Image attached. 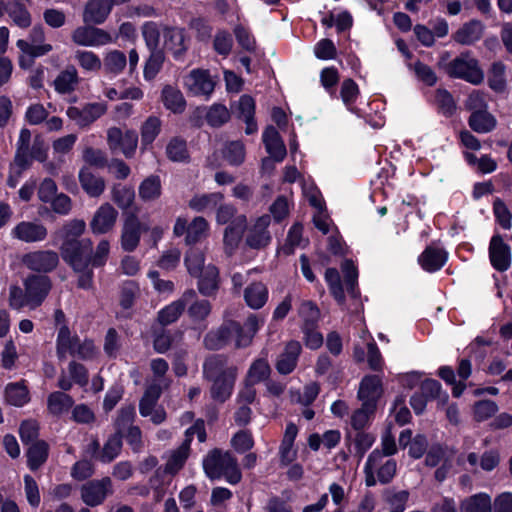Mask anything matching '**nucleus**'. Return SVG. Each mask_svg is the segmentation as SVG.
<instances>
[{"label": "nucleus", "instance_id": "nucleus-62", "mask_svg": "<svg viewBox=\"0 0 512 512\" xmlns=\"http://www.w3.org/2000/svg\"><path fill=\"white\" fill-rule=\"evenodd\" d=\"M136 417L135 406L133 404H127L120 408L117 417L115 419V426L118 434L125 432V429L129 426H133L132 423Z\"/></svg>", "mask_w": 512, "mask_h": 512}, {"label": "nucleus", "instance_id": "nucleus-10", "mask_svg": "<svg viewBox=\"0 0 512 512\" xmlns=\"http://www.w3.org/2000/svg\"><path fill=\"white\" fill-rule=\"evenodd\" d=\"M80 491L82 501L90 507H95L113 493L112 481L109 477L91 480L83 484Z\"/></svg>", "mask_w": 512, "mask_h": 512}, {"label": "nucleus", "instance_id": "nucleus-14", "mask_svg": "<svg viewBox=\"0 0 512 512\" xmlns=\"http://www.w3.org/2000/svg\"><path fill=\"white\" fill-rule=\"evenodd\" d=\"M148 227L143 226L134 214L125 217L121 228L120 245L125 252H133L140 243L142 231Z\"/></svg>", "mask_w": 512, "mask_h": 512}, {"label": "nucleus", "instance_id": "nucleus-7", "mask_svg": "<svg viewBox=\"0 0 512 512\" xmlns=\"http://www.w3.org/2000/svg\"><path fill=\"white\" fill-rule=\"evenodd\" d=\"M71 40L78 46L101 47L116 42L117 36L94 24H88L75 28L71 33Z\"/></svg>", "mask_w": 512, "mask_h": 512}, {"label": "nucleus", "instance_id": "nucleus-60", "mask_svg": "<svg viewBox=\"0 0 512 512\" xmlns=\"http://www.w3.org/2000/svg\"><path fill=\"white\" fill-rule=\"evenodd\" d=\"M230 119V112L222 104H213L206 113V121L212 127H220Z\"/></svg>", "mask_w": 512, "mask_h": 512}, {"label": "nucleus", "instance_id": "nucleus-56", "mask_svg": "<svg viewBox=\"0 0 512 512\" xmlns=\"http://www.w3.org/2000/svg\"><path fill=\"white\" fill-rule=\"evenodd\" d=\"M161 131V120L156 116H149L141 127L142 145H150Z\"/></svg>", "mask_w": 512, "mask_h": 512}, {"label": "nucleus", "instance_id": "nucleus-46", "mask_svg": "<svg viewBox=\"0 0 512 512\" xmlns=\"http://www.w3.org/2000/svg\"><path fill=\"white\" fill-rule=\"evenodd\" d=\"M488 85L496 93H503L506 90V67L498 61L491 65L488 71Z\"/></svg>", "mask_w": 512, "mask_h": 512}, {"label": "nucleus", "instance_id": "nucleus-45", "mask_svg": "<svg viewBox=\"0 0 512 512\" xmlns=\"http://www.w3.org/2000/svg\"><path fill=\"white\" fill-rule=\"evenodd\" d=\"M102 65L106 73L118 75L127 65V57L125 53L120 50H110L104 55Z\"/></svg>", "mask_w": 512, "mask_h": 512}, {"label": "nucleus", "instance_id": "nucleus-34", "mask_svg": "<svg viewBox=\"0 0 512 512\" xmlns=\"http://www.w3.org/2000/svg\"><path fill=\"white\" fill-rule=\"evenodd\" d=\"M244 299L250 308L260 309L268 300V289L261 282H253L245 288Z\"/></svg>", "mask_w": 512, "mask_h": 512}, {"label": "nucleus", "instance_id": "nucleus-48", "mask_svg": "<svg viewBox=\"0 0 512 512\" xmlns=\"http://www.w3.org/2000/svg\"><path fill=\"white\" fill-rule=\"evenodd\" d=\"M209 223L201 216L195 217L188 225V235L185 242L188 245L195 244L208 236Z\"/></svg>", "mask_w": 512, "mask_h": 512}, {"label": "nucleus", "instance_id": "nucleus-1", "mask_svg": "<svg viewBox=\"0 0 512 512\" xmlns=\"http://www.w3.org/2000/svg\"><path fill=\"white\" fill-rule=\"evenodd\" d=\"M237 375L238 368L221 355L210 356L203 364V377L212 383L210 394L217 402L223 403L231 396Z\"/></svg>", "mask_w": 512, "mask_h": 512}, {"label": "nucleus", "instance_id": "nucleus-27", "mask_svg": "<svg viewBox=\"0 0 512 512\" xmlns=\"http://www.w3.org/2000/svg\"><path fill=\"white\" fill-rule=\"evenodd\" d=\"M78 178L82 189L88 196L98 198L103 194L106 182L103 177L93 173L90 168L82 167Z\"/></svg>", "mask_w": 512, "mask_h": 512}, {"label": "nucleus", "instance_id": "nucleus-39", "mask_svg": "<svg viewBox=\"0 0 512 512\" xmlns=\"http://www.w3.org/2000/svg\"><path fill=\"white\" fill-rule=\"evenodd\" d=\"M460 512H492L491 497L487 493H477L465 498L460 504Z\"/></svg>", "mask_w": 512, "mask_h": 512}, {"label": "nucleus", "instance_id": "nucleus-31", "mask_svg": "<svg viewBox=\"0 0 512 512\" xmlns=\"http://www.w3.org/2000/svg\"><path fill=\"white\" fill-rule=\"evenodd\" d=\"M446 260L447 253L443 249L434 246H428L418 258L421 267L428 272L439 270Z\"/></svg>", "mask_w": 512, "mask_h": 512}, {"label": "nucleus", "instance_id": "nucleus-24", "mask_svg": "<svg viewBox=\"0 0 512 512\" xmlns=\"http://www.w3.org/2000/svg\"><path fill=\"white\" fill-rule=\"evenodd\" d=\"M489 256L492 266L498 271H506L511 263L510 248L499 235L492 237L489 246Z\"/></svg>", "mask_w": 512, "mask_h": 512}, {"label": "nucleus", "instance_id": "nucleus-16", "mask_svg": "<svg viewBox=\"0 0 512 512\" xmlns=\"http://www.w3.org/2000/svg\"><path fill=\"white\" fill-rule=\"evenodd\" d=\"M271 223V217L267 214L258 217L249 227L245 242L251 249H263L271 242V233L268 227Z\"/></svg>", "mask_w": 512, "mask_h": 512}, {"label": "nucleus", "instance_id": "nucleus-26", "mask_svg": "<svg viewBox=\"0 0 512 512\" xmlns=\"http://www.w3.org/2000/svg\"><path fill=\"white\" fill-rule=\"evenodd\" d=\"M302 351L300 342L289 341L284 351L279 355L276 362V369L282 375L290 374L297 365L299 355Z\"/></svg>", "mask_w": 512, "mask_h": 512}, {"label": "nucleus", "instance_id": "nucleus-32", "mask_svg": "<svg viewBox=\"0 0 512 512\" xmlns=\"http://www.w3.org/2000/svg\"><path fill=\"white\" fill-rule=\"evenodd\" d=\"M198 290L204 296H213L219 288V271L214 265H208L198 276Z\"/></svg>", "mask_w": 512, "mask_h": 512}, {"label": "nucleus", "instance_id": "nucleus-51", "mask_svg": "<svg viewBox=\"0 0 512 512\" xmlns=\"http://www.w3.org/2000/svg\"><path fill=\"white\" fill-rule=\"evenodd\" d=\"M79 66L88 72H98L102 68L100 57L89 50H77L74 54Z\"/></svg>", "mask_w": 512, "mask_h": 512}, {"label": "nucleus", "instance_id": "nucleus-52", "mask_svg": "<svg viewBox=\"0 0 512 512\" xmlns=\"http://www.w3.org/2000/svg\"><path fill=\"white\" fill-rule=\"evenodd\" d=\"M167 157L173 162H186L189 159V152L186 141L175 137L172 138L166 147Z\"/></svg>", "mask_w": 512, "mask_h": 512}, {"label": "nucleus", "instance_id": "nucleus-64", "mask_svg": "<svg viewBox=\"0 0 512 512\" xmlns=\"http://www.w3.org/2000/svg\"><path fill=\"white\" fill-rule=\"evenodd\" d=\"M325 280L330 291L338 303L343 304L345 300L344 290L341 284L339 272L335 268H328L325 272Z\"/></svg>", "mask_w": 512, "mask_h": 512}, {"label": "nucleus", "instance_id": "nucleus-58", "mask_svg": "<svg viewBox=\"0 0 512 512\" xmlns=\"http://www.w3.org/2000/svg\"><path fill=\"white\" fill-rule=\"evenodd\" d=\"M498 411V405L492 400H480L473 405V418L477 422L490 419Z\"/></svg>", "mask_w": 512, "mask_h": 512}, {"label": "nucleus", "instance_id": "nucleus-9", "mask_svg": "<svg viewBox=\"0 0 512 512\" xmlns=\"http://www.w3.org/2000/svg\"><path fill=\"white\" fill-rule=\"evenodd\" d=\"M23 286L29 301V308L39 307L48 296L51 288V279L46 275L30 274L23 280Z\"/></svg>", "mask_w": 512, "mask_h": 512}, {"label": "nucleus", "instance_id": "nucleus-44", "mask_svg": "<svg viewBox=\"0 0 512 512\" xmlns=\"http://www.w3.org/2000/svg\"><path fill=\"white\" fill-rule=\"evenodd\" d=\"M161 191V180L156 175H151L144 179L138 188L139 197L144 202L157 200L161 196Z\"/></svg>", "mask_w": 512, "mask_h": 512}, {"label": "nucleus", "instance_id": "nucleus-59", "mask_svg": "<svg viewBox=\"0 0 512 512\" xmlns=\"http://www.w3.org/2000/svg\"><path fill=\"white\" fill-rule=\"evenodd\" d=\"M185 265L189 274L198 276V274L204 270V253L198 248H191L185 256Z\"/></svg>", "mask_w": 512, "mask_h": 512}, {"label": "nucleus", "instance_id": "nucleus-11", "mask_svg": "<svg viewBox=\"0 0 512 512\" xmlns=\"http://www.w3.org/2000/svg\"><path fill=\"white\" fill-rule=\"evenodd\" d=\"M107 111V105L104 102L88 103L82 108L70 106L67 108L66 115L81 128L88 127Z\"/></svg>", "mask_w": 512, "mask_h": 512}, {"label": "nucleus", "instance_id": "nucleus-49", "mask_svg": "<svg viewBox=\"0 0 512 512\" xmlns=\"http://www.w3.org/2000/svg\"><path fill=\"white\" fill-rule=\"evenodd\" d=\"M165 61V53L163 49L149 50V57L145 62L143 75L148 81L153 80L162 69Z\"/></svg>", "mask_w": 512, "mask_h": 512}, {"label": "nucleus", "instance_id": "nucleus-47", "mask_svg": "<svg viewBox=\"0 0 512 512\" xmlns=\"http://www.w3.org/2000/svg\"><path fill=\"white\" fill-rule=\"evenodd\" d=\"M111 199L122 210L131 207L135 199V191L132 187L114 184L111 190Z\"/></svg>", "mask_w": 512, "mask_h": 512}, {"label": "nucleus", "instance_id": "nucleus-53", "mask_svg": "<svg viewBox=\"0 0 512 512\" xmlns=\"http://www.w3.org/2000/svg\"><path fill=\"white\" fill-rule=\"evenodd\" d=\"M121 448V435L116 433L108 438L98 455V459L103 463H110L119 455Z\"/></svg>", "mask_w": 512, "mask_h": 512}, {"label": "nucleus", "instance_id": "nucleus-8", "mask_svg": "<svg viewBox=\"0 0 512 512\" xmlns=\"http://www.w3.org/2000/svg\"><path fill=\"white\" fill-rule=\"evenodd\" d=\"M161 393L162 386L160 384H151L145 389L139 401L140 415L142 417H150V420L155 425L163 423L167 418L165 409L157 406Z\"/></svg>", "mask_w": 512, "mask_h": 512}, {"label": "nucleus", "instance_id": "nucleus-63", "mask_svg": "<svg viewBox=\"0 0 512 512\" xmlns=\"http://www.w3.org/2000/svg\"><path fill=\"white\" fill-rule=\"evenodd\" d=\"M435 102L441 111V113L445 116H452L456 111V102L446 89H437L435 92Z\"/></svg>", "mask_w": 512, "mask_h": 512}, {"label": "nucleus", "instance_id": "nucleus-22", "mask_svg": "<svg viewBox=\"0 0 512 512\" xmlns=\"http://www.w3.org/2000/svg\"><path fill=\"white\" fill-rule=\"evenodd\" d=\"M196 298V291L193 289L186 290L180 299L172 302L158 312V321L161 325L166 326L174 323L183 313L186 305Z\"/></svg>", "mask_w": 512, "mask_h": 512}, {"label": "nucleus", "instance_id": "nucleus-23", "mask_svg": "<svg viewBox=\"0 0 512 512\" xmlns=\"http://www.w3.org/2000/svg\"><path fill=\"white\" fill-rule=\"evenodd\" d=\"M67 370L71 379H69L64 372L61 373L57 384L61 390L69 391L72 388L73 383L81 387L88 384V371L83 364L72 360L69 362Z\"/></svg>", "mask_w": 512, "mask_h": 512}, {"label": "nucleus", "instance_id": "nucleus-3", "mask_svg": "<svg viewBox=\"0 0 512 512\" xmlns=\"http://www.w3.org/2000/svg\"><path fill=\"white\" fill-rule=\"evenodd\" d=\"M56 354L59 360H65L70 356L90 361L98 356L99 351L92 340H82L77 334H72L67 326H62L56 339Z\"/></svg>", "mask_w": 512, "mask_h": 512}, {"label": "nucleus", "instance_id": "nucleus-5", "mask_svg": "<svg viewBox=\"0 0 512 512\" xmlns=\"http://www.w3.org/2000/svg\"><path fill=\"white\" fill-rule=\"evenodd\" d=\"M446 73L451 78L461 79L473 85L484 81V72L479 62L469 52L461 53L445 66Z\"/></svg>", "mask_w": 512, "mask_h": 512}, {"label": "nucleus", "instance_id": "nucleus-29", "mask_svg": "<svg viewBox=\"0 0 512 512\" xmlns=\"http://www.w3.org/2000/svg\"><path fill=\"white\" fill-rule=\"evenodd\" d=\"M78 71L73 65H68L54 79L53 86L59 94H71L79 84Z\"/></svg>", "mask_w": 512, "mask_h": 512}, {"label": "nucleus", "instance_id": "nucleus-38", "mask_svg": "<svg viewBox=\"0 0 512 512\" xmlns=\"http://www.w3.org/2000/svg\"><path fill=\"white\" fill-rule=\"evenodd\" d=\"M384 454L378 449L373 450L364 465L365 484L368 487H373L377 483L376 473L385 464Z\"/></svg>", "mask_w": 512, "mask_h": 512}, {"label": "nucleus", "instance_id": "nucleus-28", "mask_svg": "<svg viewBox=\"0 0 512 512\" xmlns=\"http://www.w3.org/2000/svg\"><path fill=\"white\" fill-rule=\"evenodd\" d=\"M483 31L484 25L479 20H470L464 23L452 38L461 45H472L481 39Z\"/></svg>", "mask_w": 512, "mask_h": 512}, {"label": "nucleus", "instance_id": "nucleus-15", "mask_svg": "<svg viewBox=\"0 0 512 512\" xmlns=\"http://www.w3.org/2000/svg\"><path fill=\"white\" fill-rule=\"evenodd\" d=\"M45 31L42 25H35L29 35V41L20 39L17 41V47L31 57H41L53 50V46L44 43Z\"/></svg>", "mask_w": 512, "mask_h": 512}, {"label": "nucleus", "instance_id": "nucleus-20", "mask_svg": "<svg viewBox=\"0 0 512 512\" xmlns=\"http://www.w3.org/2000/svg\"><path fill=\"white\" fill-rule=\"evenodd\" d=\"M382 393L381 378L378 375H366L360 382L357 397L362 403L377 407Z\"/></svg>", "mask_w": 512, "mask_h": 512}, {"label": "nucleus", "instance_id": "nucleus-13", "mask_svg": "<svg viewBox=\"0 0 512 512\" xmlns=\"http://www.w3.org/2000/svg\"><path fill=\"white\" fill-rule=\"evenodd\" d=\"M215 84V79L204 69H193L184 77L185 88L195 96H210Z\"/></svg>", "mask_w": 512, "mask_h": 512}, {"label": "nucleus", "instance_id": "nucleus-12", "mask_svg": "<svg viewBox=\"0 0 512 512\" xmlns=\"http://www.w3.org/2000/svg\"><path fill=\"white\" fill-rule=\"evenodd\" d=\"M21 262L29 270L48 273L58 266L59 256L52 250H37L24 254Z\"/></svg>", "mask_w": 512, "mask_h": 512}, {"label": "nucleus", "instance_id": "nucleus-55", "mask_svg": "<svg viewBox=\"0 0 512 512\" xmlns=\"http://www.w3.org/2000/svg\"><path fill=\"white\" fill-rule=\"evenodd\" d=\"M223 158L233 166H238L244 162L245 147L240 141L228 142L223 149Z\"/></svg>", "mask_w": 512, "mask_h": 512}, {"label": "nucleus", "instance_id": "nucleus-6", "mask_svg": "<svg viewBox=\"0 0 512 512\" xmlns=\"http://www.w3.org/2000/svg\"><path fill=\"white\" fill-rule=\"evenodd\" d=\"M92 247V241L89 238H83L76 241L62 242L60 252L63 260L75 272H81L89 267Z\"/></svg>", "mask_w": 512, "mask_h": 512}, {"label": "nucleus", "instance_id": "nucleus-25", "mask_svg": "<svg viewBox=\"0 0 512 512\" xmlns=\"http://www.w3.org/2000/svg\"><path fill=\"white\" fill-rule=\"evenodd\" d=\"M163 37L165 48L173 54L176 60H181L187 51L184 30L165 26Z\"/></svg>", "mask_w": 512, "mask_h": 512}, {"label": "nucleus", "instance_id": "nucleus-40", "mask_svg": "<svg viewBox=\"0 0 512 512\" xmlns=\"http://www.w3.org/2000/svg\"><path fill=\"white\" fill-rule=\"evenodd\" d=\"M86 228V223L81 219H72L66 222L60 229L55 231L54 237L56 239L65 241H76L80 237Z\"/></svg>", "mask_w": 512, "mask_h": 512}, {"label": "nucleus", "instance_id": "nucleus-50", "mask_svg": "<svg viewBox=\"0 0 512 512\" xmlns=\"http://www.w3.org/2000/svg\"><path fill=\"white\" fill-rule=\"evenodd\" d=\"M271 373V367L266 359H256L249 367L245 380L249 383L257 384L268 379Z\"/></svg>", "mask_w": 512, "mask_h": 512}, {"label": "nucleus", "instance_id": "nucleus-21", "mask_svg": "<svg viewBox=\"0 0 512 512\" xmlns=\"http://www.w3.org/2000/svg\"><path fill=\"white\" fill-rule=\"evenodd\" d=\"M113 6L114 0H88L83 11V22L94 25L104 23Z\"/></svg>", "mask_w": 512, "mask_h": 512}, {"label": "nucleus", "instance_id": "nucleus-37", "mask_svg": "<svg viewBox=\"0 0 512 512\" xmlns=\"http://www.w3.org/2000/svg\"><path fill=\"white\" fill-rule=\"evenodd\" d=\"M229 331L236 332L235 325H222L218 330L209 332L204 338V345L209 350H218L230 343Z\"/></svg>", "mask_w": 512, "mask_h": 512}, {"label": "nucleus", "instance_id": "nucleus-4", "mask_svg": "<svg viewBox=\"0 0 512 512\" xmlns=\"http://www.w3.org/2000/svg\"><path fill=\"white\" fill-rule=\"evenodd\" d=\"M194 435L197 436L201 443L206 440V430L203 420H196L194 424L186 430L182 444L178 448L169 452L164 467L165 473L175 475L184 467L190 455V445Z\"/></svg>", "mask_w": 512, "mask_h": 512}, {"label": "nucleus", "instance_id": "nucleus-54", "mask_svg": "<svg viewBox=\"0 0 512 512\" xmlns=\"http://www.w3.org/2000/svg\"><path fill=\"white\" fill-rule=\"evenodd\" d=\"M376 407L362 403L361 407L356 409L350 418V424L356 431H362L370 422V418L375 413Z\"/></svg>", "mask_w": 512, "mask_h": 512}, {"label": "nucleus", "instance_id": "nucleus-61", "mask_svg": "<svg viewBox=\"0 0 512 512\" xmlns=\"http://www.w3.org/2000/svg\"><path fill=\"white\" fill-rule=\"evenodd\" d=\"M464 107L471 113L488 110L487 93L482 90H472L464 101Z\"/></svg>", "mask_w": 512, "mask_h": 512}, {"label": "nucleus", "instance_id": "nucleus-33", "mask_svg": "<svg viewBox=\"0 0 512 512\" xmlns=\"http://www.w3.org/2000/svg\"><path fill=\"white\" fill-rule=\"evenodd\" d=\"M4 399L9 405L22 407L30 401L29 390L24 381L9 383L4 389Z\"/></svg>", "mask_w": 512, "mask_h": 512}, {"label": "nucleus", "instance_id": "nucleus-18", "mask_svg": "<svg viewBox=\"0 0 512 512\" xmlns=\"http://www.w3.org/2000/svg\"><path fill=\"white\" fill-rule=\"evenodd\" d=\"M47 235V228L37 221H22L11 230L14 239L25 243L44 241Z\"/></svg>", "mask_w": 512, "mask_h": 512}, {"label": "nucleus", "instance_id": "nucleus-19", "mask_svg": "<svg viewBox=\"0 0 512 512\" xmlns=\"http://www.w3.org/2000/svg\"><path fill=\"white\" fill-rule=\"evenodd\" d=\"M246 228L247 218L243 214L234 218L225 228L223 235V245L224 251L228 256H231L238 248Z\"/></svg>", "mask_w": 512, "mask_h": 512}, {"label": "nucleus", "instance_id": "nucleus-30", "mask_svg": "<svg viewBox=\"0 0 512 512\" xmlns=\"http://www.w3.org/2000/svg\"><path fill=\"white\" fill-rule=\"evenodd\" d=\"M263 142L269 155L275 161H282L286 156V147L277 131L273 126H269L263 132Z\"/></svg>", "mask_w": 512, "mask_h": 512}, {"label": "nucleus", "instance_id": "nucleus-42", "mask_svg": "<svg viewBox=\"0 0 512 512\" xmlns=\"http://www.w3.org/2000/svg\"><path fill=\"white\" fill-rule=\"evenodd\" d=\"M224 196L220 192L195 195L189 201V207L197 212H204L216 208L223 200Z\"/></svg>", "mask_w": 512, "mask_h": 512}, {"label": "nucleus", "instance_id": "nucleus-2", "mask_svg": "<svg viewBox=\"0 0 512 512\" xmlns=\"http://www.w3.org/2000/svg\"><path fill=\"white\" fill-rule=\"evenodd\" d=\"M205 475L210 480L224 478L231 485L238 484L242 473L237 458L229 451L219 448L210 450L202 461Z\"/></svg>", "mask_w": 512, "mask_h": 512}, {"label": "nucleus", "instance_id": "nucleus-35", "mask_svg": "<svg viewBox=\"0 0 512 512\" xmlns=\"http://www.w3.org/2000/svg\"><path fill=\"white\" fill-rule=\"evenodd\" d=\"M49 445L43 441H35L27 450V466L32 471L38 470L48 459Z\"/></svg>", "mask_w": 512, "mask_h": 512}, {"label": "nucleus", "instance_id": "nucleus-43", "mask_svg": "<svg viewBox=\"0 0 512 512\" xmlns=\"http://www.w3.org/2000/svg\"><path fill=\"white\" fill-rule=\"evenodd\" d=\"M73 404L72 397L61 391L52 392L47 398L48 411L55 416L66 413Z\"/></svg>", "mask_w": 512, "mask_h": 512}, {"label": "nucleus", "instance_id": "nucleus-57", "mask_svg": "<svg viewBox=\"0 0 512 512\" xmlns=\"http://www.w3.org/2000/svg\"><path fill=\"white\" fill-rule=\"evenodd\" d=\"M142 36L148 50H158L161 31L157 23L148 21L142 25Z\"/></svg>", "mask_w": 512, "mask_h": 512}, {"label": "nucleus", "instance_id": "nucleus-36", "mask_svg": "<svg viewBox=\"0 0 512 512\" xmlns=\"http://www.w3.org/2000/svg\"><path fill=\"white\" fill-rule=\"evenodd\" d=\"M468 124L474 132L485 134L495 129L497 120L488 110H484L471 113Z\"/></svg>", "mask_w": 512, "mask_h": 512}, {"label": "nucleus", "instance_id": "nucleus-41", "mask_svg": "<svg viewBox=\"0 0 512 512\" xmlns=\"http://www.w3.org/2000/svg\"><path fill=\"white\" fill-rule=\"evenodd\" d=\"M164 106L173 113H182L186 107V101L182 92L172 86H165L162 90Z\"/></svg>", "mask_w": 512, "mask_h": 512}, {"label": "nucleus", "instance_id": "nucleus-17", "mask_svg": "<svg viewBox=\"0 0 512 512\" xmlns=\"http://www.w3.org/2000/svg\"><path fill=\"white\" fill-rule=\"evenodd\" d=\"M118 218V211L110 204L103 203L94 213L90 221L93 234L101 235L113 230Z\"/></svg>", "mask_w": 512, "mask_h": 512}]
</instances>
